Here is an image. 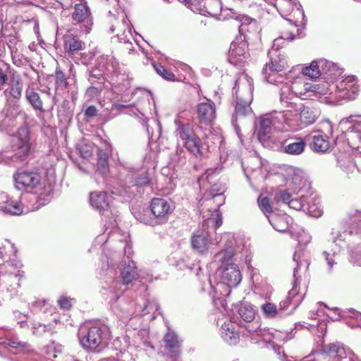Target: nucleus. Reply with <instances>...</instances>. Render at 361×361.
<instances>
[{"label": "nucleus", "mask_w": 361, "mask_h": 361, "mask_svg": "<svg viewBox=\"0 0 361 361\" xmlns=\"http://www.w3.org/2000/svg\"><path fill=\"white\" fill-rule=\"evenodd\" d=\"M337 160L338 164L340 166V168L348 174L350 173H353L355 169L358 171H361V153L360 152H355L353 154L354 164L350 165V169H348V167L345 166V162H350V157H339Z\"/></svg>", "instance_id": "42"}, {"label": "nucleus", "mask_w": 361, "mask_h": 361, "mask_svg": "<svg viewBox=\"0 0 361 361\" xmlns=\"http://www.w3.org/2000/svg\"><path fill=\"white\" fill-rule=\"evenodd\" d=\"M121 250L119 252H115L112 256L109 257L106 255V267L108 268H114L117 263L119 262L122 251L124 252L127 257L128 264L126 265L121 271L122 276V282L120 280H116L113 281V283L110 286V290H123L122 287L124 285L128 284L133 281L139 280L142 283L140 286L147 281L151 280V277L148 274H146L143 270H140L139 272L137 271L135 262L130 259V255L133 252L132 247L126 241H121Z\"/></svg>", "instance_id": "3"}, {"label": "nucleus", "mask_w": 361, "mask_h": 361, "mask_svg": "<svg viewBox=\"0 0 361 361\" xmlns=\"http://www.w3.org/2000/svg\"><path fill=\"white\" fill-rule=\"evenodd\" d=\"M205 12L212 16L218 15L221 9V3L220 0H206L204 4Z\"/></svg>", "instance_id": "55"}, {"label": "nucleus", "mask_w": 361, "mask_h": 361, "mask_svg": "<svg viewBox=\"0 0 361 361\" xmlns=\"http://www.w3.org/2000/svg\"><path fill=\"white\" fill-rule=\"evenodd\" d=\"M302 300L301 297L298 295V290L294 286L288 293L286 298L279 303V311L286 310L289 306L292 305L295 309Z\"/></svg>", "instance_id": "41"}, {"label": "nucleus", "mask_w": 361, "mask_h": 361, "mask_svg": "<svg viewBox=\"0 0 361 361\" xmlns=\"http://www.w3.org/2000/svg\"><path fill=\"white\" fill-rule=\"evenodd\" d=\"M303 76L298 74L294 78L293 72L286 75L283 80V83L279 84L280 87V102L285 104L286 106H292V102L295 97H299L302 99L310 98V82H305Z\"/></svg>", "instance_id": "5"}, {"label": "nucleus", "mask_w": 361, "mask_h": 361, "mask_svg": "<svg viewBox=\"0 0 361 361\" xmlns=\"http://www.w3.org/2000/svg\"><path fill=\"white\" fill-rule=\"evenodd\" d=\"M192 249L200 255L208 253L211 246L214 245L211 235L205 230H198L194 232L190 238Z\"/></svg>", "instance_id": "19"}, {"label": "nucleus", "mask_w": 361, "mask_h": 361, "mask_svg": "<svg viewBox=\"0 0 361 361\" xmlns=\"http://www.w3.org/2000/svg\"><path fill=\"white\" fill-rule=\"evenodd\" d=\"M216 275L220 277V281L216 283V286L212 284L211 279L208 280L207 284L202 286V290L208 291L214 299L218 298V290L224 285L231 288L236 287L242 280L240 271L235 264H227L226 266L218 267Z\"/></svg>", "instance_id": "9"}, {"label": "nucleus", "mask_w": 361, "mask_h": 361, "mask_svg": "<svg viewBox=\"0 0 361 361\" xmlns=\"http://www.w3.org/2000/svg\"><path fill=\"white\" fill-rule=\"evenodd\" d=\"M147 287L145 284L142 283L140 287V300L141 305H142L143 309V315L153 313L155 314L156 312L159 310V305L157 301L155 299H152L149 300L147 298ZM142 316V314L141 315Z\"/></svg>", "instance_id": "36"}, {"label": "nucleus", "mask_w": 361, "mask_h": 361, "mask_svg": "<svg viewBox=\"0 0 361 361\" xmlns=\"http://www.w3.org/2000/svg\"><path fill=\"white\" fill-rule=\"evenodd\" d=\"M154 70L163 78L167 80H174L175 75L169 71L166 70L163 66L160 64L154 65Z\"/></svg>", "instance_id": "62"}, {"label": "nucleus", "mask_w": 361, "mask_h": 361, "mask_svg": "<svg viewBox=\"0 0 361 361\" xmlns=\"http://www.w3.org/2000/svg\"><path fill=\"white\" fill-rule=\"evenodd\" d=\"M293 260L296 263V267H295L293 270V276L295 278L298 270L302 266H305V268L307 269L310 263L307 259L303 258V251L300 250L295 252Z\"/></svg>", "instance_id": "56"}, {"label": "nucleus", "mask_w": 361, "mask_h": 361, "mask_svg": "<svg viewBox=\"0 0 361 361\" xmlns=\"http://www.w3.org/2000/svg\"><path fill=\"white\" fill-rule=\"evenodd\" d=\"M253 82L247 74L241 73L235 81L233 93L235 94V115L245 116L251 111Z\"/></svg>", "instance_id": "7"}, {"label": "nucleus", "mask_w": 361, "mask_h": 361, "mask_svg": "<svg viewBox=\"0 0 361 361\" xmlns=\"http://www.w3.org/2000/svg\"><path fill=\"white\" fill-rule=\"evenodd\" d=\"M291 233L300 245H306L312 240L310 234L302 228H294Z\"/></svg>", "instance_id": "53"}, {"label": "nucleus", "mask_w": 361, "mask_h": 361, "mask_svg": "<svg viewBox=\"0 0 361 361\" xmlns=\"http://www.w3.org/2000/svg\"><path fill=\"white\" fill-rule=\"evenodd\" d=\"M73 21L80 23V29L85 33H89L93 24L92 18L89 7L85 2L75 3L74 11L72 13Z\"/></svg>", "instance_id": "18"}, {"label": "nucleus", "mask_w": 361, "mask_h": 361, "mask_svg": "<svg viewBox=\"0 0 361 361\" xmlns=\"http://www.w3.org/2000/svg\"><path fill=\"white\" fill-rule=\"evenodd\" d=\"M0 344L4 345L5 347L16 349L18 352L23 353L30 354L33 351L29 343L19 340L16 336L8 335L5 337H0Z\"/></svg>", "instance_id": "33"}, {"label": "nucleus", "mask_w": 361, "mask_h": 361, "mask_svg": "<svg viewBox=\"0 0 361 361\" xmlns=\"http://www.w3.org/2000/svg\"><path fill=\"white\" fill-rule=\"evenodd\" d=\"M13 142L14 154L0 153V164L16 166V163L28 154L30 149V132L27 126H21L16 132Z\"/></svg>", "instance_id": "8"}, {"label": "nucleus", "mask_w": 361, "mask_h": 361, "mask_svg": "<svg viewBox=\"0 0 361 361\" xmlns=\"http://www.w3.org/2000/svg\"><path fill=\"white\" fill-rule=\"evenodd\" d=\"M341 123H349L352 126L348 131V137L350 138H357L361 142V115H350L341 120Z\"/></svg>", "instance_id": "37"}, {"label": "nucleus", "mask_w": 361, "mask_h": 361, "mask_svg": "<svg viewBox=\"0 0 361 361\" xmlns=\"http://www.w3.org/2000/svg\"><path fill=\"white\" fill-rule=\"evenodd\" d=\"M247 329V336L250 338L251 342L269 344L282 361H295L293 357H288L281 350V347L277 344L279 342L290 340L292 338L290 333L278 330L270 331L269 329H261L259 322L249 325Z\"/></svg>", "instance_id": "4"}, {"label": "nucleus", "mask_w": 361, "mask_h": 361, "mask_svg": "<svg viewBox=\"0 0 361 361\" xmlns=\"http://www.w3.org/2000/svg\"><path fill=\"white\" fill-rule=\"evenodd\" d=\"M11 7H14L18 14L26 13L32 11L35 2L32 0H2Z\"/></svg>", "instance_id": "43"}, {"label": "nucleus", "mask_w": 361, "mask_h": 361, "mask_svg": "<svg viewBox=\"0 0 361 361\" xmlns=\"http://www.w3.org/2000/svg\"><path fill=\"white\" fill-rule=\"evenodd\" d=\"M233 245V240H228L225 247L214 255L213 264L219 267L226 266L227 264H233L231 262L234 255Z\"/></svg>", "instance_id": "30"}, {"label": "nucleus", "mask_w": 361, "mask_h": 361, "mask_svg": "<svg viewBox=\"0 0 361 361\" xmlns=\"http://www.w3.org/2000/svg\"><path fill=\"white\" fill-rule=\"evenodd\" d=\"M96 66L99 71L108 74L116 72L118 63L111 55H102L97 58Z\"/></svg>", "instance_id": "34"}, {"label": "nucleus", "mask_w": 361, "mask_h": 361, "mask_svg": "<svg viewBox=\"0 0 361 361\" xmlns=\"http://www.w3.org/2000/svg\"><path fill=\"white\" fill-rule=\"evenodd\" d=\"M111 197L106 192H92L90 193V202L91 205L99 210H105L109 207Z\"/></svg>", "instance_id": "35"}, {"label": "nucleus", "mask_w": 361, "mask_h": 361, "mask_svg": "<svg viewBox=\"0 0 361 361\" xmlns=\"http://www.w3.org/2000/svg\"><path fill=\"white\" fill-rule=\"evenodd\" d=\"M165 348L171 356H178L180 355L182 347V339L171 329L168 327V331L164 338Z\"/></svg>", "instance_id": "26"}, {"label": "nucleus", "mask_w": 361, "mask_h": 361, "mask_svg": "<svg viewBox=\"0 0 361 361\" xmlns=\"http://www.w3.org/2000/svg\"><path fill=\"white\" fill-rule=\"evenodd\" d=\"M96 171L102 176L109 171V154L102 149L98 150Z\"/></svg>", "instance_id": "49"}, {"label": "nucleus", "mask_w": 361, "mask_h": 361, "mask_svg": "<svg viewBox=\"0 0 361 361\" xmlns=\"http://www.w3.org/2000/svg\"><path fill=\"white\" fill-rule=\"evenodd\" d=\"M25 98L30 105L35 111H39L42 113L44 112L43 109V102L39 96V94L36 90L29 85L25 90Z\"/></svg>", "instance_id": "40"}, {"label": "nucleus", "mask_w": 361, "mask_h": 361, "mask_svg": "<svg viewBox=\"0 0 361 361\" xmlns=\"http://www.w3.org/2000/svg\"><path fill=\"white\" fill-rule=\"evenodd\" d=\"M258 205L261 211L266 215L269 216V214H272V207L270 204L269 200L267 197H262L259 196L258 197Z\"/></svg>", "instance_id": "59"}, {"label": "nucleus", "mask_w": 361, "mask_h": 361, "mask_svg": "<svg viewBox=\"0 0 361 361\" xmlns=\"http://www.w3.org/2000/svg\"><path fill=\"white\" fill-rule=\"evenodd\" d=\"M109 335V329L106 325L95 324L88 328H80L78 338L85 350L99 352L107 343Z\"/></svg>", "instance_id": "6"}, {"label": "nucleus", "mask_w": 361, "mask_h": 361, "mask_svg": "<svg viewBox=\"0 0 361 361\" xmlns=\"http://www.w3.org/2000/svg\"><path fill=\"white\" fill-rule=\"evenodd\" d=\"M197 113L201 123H211L216 118V108L214 102L207 99V102L200 103L197 107Z\"/></svg>", "instance_id": "25"}, {"label": "nucleus", "mask_w": 361, "mask_h": 361, "mask_svg": "<svg viewBox=\"0 0 361 361\" xmlns=\"http://www.w3.org/2000/svg\"><path fill=\"white\" fill-rule=\"evenodd\" d=\"M320 66L322 77L329 83H333L343 73V69L339 68L337 64L324 59H320Z\"/></svg>", "instance_id": "24"}, {"label": "nucleus", "mask_w": 361, "mask_h": 361, "mask_svg": "<svg viewBox=\"0 0 361 361\" xmlns=\"http://www.w3.org/2000/svg\"><path fill=\"white\" fill-rule=\"evenodd\" d=\"M21 262L16 257L9 258L2 264H0V281L9 293L8 297L12 298L18 293L20 287V280L22 277L20 269Z\"/></svg>", "instance_id": "10"}, {"label": "nucleus", "mask_w": 361, "mask_h": 361, "mask_svg": "<svg viewBox=\"0 0 361 361\" xmlns=\"http://www.w3.org/2000/svg\"><path fill=\"white\" fill-rule=\"evenodd\" d=\"M247 46L245 42H232L228 51V61L233 65L241 63L247 57Z\"/></svg>", "instance_id": "28"}, {"label": "nucleus", "mask_w": 361, "mask_h": 361, "mask_svg": "<svg viewBox=\"0 0 361 361\" xmlns=\"http://www.w3.org/2000/svg\"><path fill=\"white\" fill-rule=\"evenodd\" d=\"M127 17H123L121 22L116 21L110 27L111 32H116V37L121 42L128 44L127 49L129 50V54L134 51L130 40L133 39L131 26L129 25Z\"/></svg>", "instance_id": "21"}, {"label": "nucleus", "mask_w": 361, "mask_h": 361, "mask_svg": "<svg viewBox=\"0 0 361 361\" xmlns=\"http://www.w3.org/2000/svg\"><path fill=\"white\" fill-rule=\"evenodd\" d=\"M268 55L270 58V63L266 64L262 71L264 79L267 82L276 85L283 83V80L286 78L279 73L288 66L284 54L276 49H271Z\"/></svg>", "instance_id": "11"}, {"label": "nucleus", "mask_w": 361, "mask_h": 361, "mask_svg": "<svg viewBox=\"0 0 361 361\" xmlns=\"http://www.w3.org/2000/svg\"><path fill=\"white\" fill-rule=\"evenodd\" d=\"M307 199V196H302L300 198L293 197V200L289 202L288 207L297 211H304Z\"/></svg>", "instance_id": "61"}, {"label": "nucleus", "mask_w": 361, "mask_h": 361, "mask_svg": "<svg viewBox=\"0 0 361 361\" xmlns=\"http://www.w3.org/2000/svg\"><path fill=\"white\" fill-rule=\"evenodd\" d=\"M303 212L313 217H319L323 213L317 199L312 195L307 196Z\"/></svg>", "instance_id": "45"}, {"label": "nucleus", "mask_w": 361, "mask_h": 361, "mask_svg": "<svg viewBox=\"0 0 361 361\" xmlns=\"http://www.w3.org/2000/svg\"><path fill=\"white\" fill-rule=\"evenodd\" d=\"M176 134L178 140L191 154L195 157H202L206 148L202 145L201 140L196 135L193 126L190 123L178 124L176 128Z\"/></svg>", "instance_id": "12"}, {"label": "nucleus", "mask_w": 361, "mask_h": 361, "mask_svg": "<svg viewBox=\"0 0 361 361\" xmlns=\"http://www.w3.org/2000/svg\"><path fill=\"white\" fill-rule=\"evenodd\" d=\"M23 90L22 83L18 80H13L11 84L10 94L14 99H19L21 97Z\"/></svg>", "instance_id": "63"}, {"label": "nucleus", "mask_w": 361, "mask_h": 361, "mask_svg": "<svg viewBox=\"0 0 361 361\" xmlns=\"http://www.w3.org/2000/svg\"><path fill=\"white\" fill-rule=\"evenodd\" d=\"M287 114L286 124L293 130L302 128L315 122L319 111L314 108L302 106L298 109L286 111Z\"/></svg>", "instance_id": "13"}, {"label": "nucleus", "mask_w": 361, "mask_h": 361, "mask_svg": "<svg viewBox=\"0 0 361 361\" xmlns=\"http://www.w3.org/2000/svg\"><path fill=\"white\" fill-rule=\"evenodd\" d=\"M329 148V142L326 135L321 134L312 136V149L317 152H325Z\"/></svg>", "instance_id": "48"}, {"label": "nucleus", "mask_w": 361, "mask_h": 361, "mask_svg": "<svg viewBox=\"0 0 361 361\" xmlns=\"http://www.w3.org/2000/svg\"><path fill=\"white\" fill-rule=\"evenodd\" d=\"M68 86L67 77L59 67L55 71V91L56 94H60V91L66 90Z\"/></svg>", "instance_id": "50"}, {"label": "nucleus", "mask_w": 361, "mask_h": 361, "mask_svg": "<svg viewBox=\"0 0 361 361\" xmlns=\"http://www.w3.org/2000/svg\"><path fill=\"white\" fill-rule=\"evenodd\" d=\"M128 308L123 310L124 322L131 319L133 317L141 316L143 314L142 305H141L140 294L136 298L135 301H128Z\"/></svg>", "instance_id": "39"}, {"label": "nucleus", "mask_w": 361, "mask_h": 361, "mask_svg": "<svg viewBox=\"0 0 361 361\" xmlns=\"http://www.w3.org/2000/svg\"><path fill=\"white\" fill-rule=\"evenodd\" d=\"M267 219L272 227L279 232H285L288 228V217L286 216L273 214L267 216Z\"/></svg>", "instance_id": "46"}, {"label": "nucleus", "mask_w": 361, "mask_h": 361, "mask_svg": "<svg viewBox=\"0 0 361 361\" xmlns=\"http://www.w3.org/2000/svg\"><path fill=\"white\" fill-rule=\"evenodd\" d=\"M350 353V351L347 352L343 343L336 342L322 345V353H317V355L320 358L326 355L342 360L347 357L348 354Z\"/></svg>", "instance_id": "27"}, {"label": "nucleus", "mask_w": 361, "mask_h": 361, "mask_svg": "<svg viewBox=\"0 0 361 361\" xmlns=\"http://www.w3.org/2000/svg\"><path fill=\"white\" fill-rule=\"evenodd\" d=\"M216 169H207L197 180L200 189H205L203 200L200 202V213L204 218V224H212L215 228L222 224L221 216L219 208L224 202L221 196L226 190L225 185L221 183L212 184L216 176Z\"/></svg>", "instance_id": "1"}, {"label": "nucleus", "mask_w": 361, "mask_h": 361, "mask_svg": "<svg viewBox=\"0 0 361 361\" xmlns=\"http://www.w3.org/2000/svg\"><path fill=\"white\" fill-rule=\"evenodd\" d=\"M348 217L352 224V229L356 234L361 235V209H351Z\"/></svg>", "instance_id": "51"}, {"label": "nucleus", "mask_w": 361, "mask_h": 361, "mask_svg": "<svg viewBox=\"0 0 361 361\" xmlns=\"http://www.w3.org/2000/svg\"><path fill=\"white\" fill-rule=\"evenodd\" d=\"M283 152L293 156L302 154L306 147V142L300 137H289L283 143Z\"/></svg>", "instance_id": "29"}, {"label": "nucleus", "mask_w": 361, "mask_h": 361, "mask_svg": "<svg viewBox=\"0 0 361 361\" xmlns=\"http://www.w3.org/2000/svg\"><path fill=\"white\" fill-rule=\"evenodd\" d=\"M150 209L154 214L156 224H161L168 221L169 216L173 212V208L168 201L163 198H154L150 204Z\"/></svg>", "instance_id": "20"}, {"label": "nucleus", "mask_w": 361, "mask_h": 361, "mask_svg": "<svg viewBox=\"0 0 361 361\" xmlns=\"http://www.w3.org/2000/svg\"><path fill=\"white\" fill-rule=\"evenodd\" d=\"M350 261L359 267H361V248H356L350 254Z\"/></svg>", "instance_id": "64"}, {"label": "nucleus", "mask_w": 361, "mask_h": 361, "mask_svg": "<svg viewBox=\"0 0 361 361\" xmlns=\"http://www.w3.org/2000/svg\"><path fill=\"white\" fill-rule=\"evenodd\" d=\"M294 38L295 35L293 34L285 32L281 37L274 40L271 49H276L278 51H280L279 48L283 46L286 39L288 41H292Z\"/></svg>", "instance_id": "60"}, {"label": "nucleus", "mask_w": 361, "mask_h": 361, "mask_svg": "<svg viewBox=\"0 0 361 361\" xmlns=\"http://www.w3.org/2000/svg\"><path fill=\"white\" fill-rule=\"evenodd\" d=\"M41 190L37 195L30 193L22 196L20 202L11 200L6 192L0 191V212L16 216L39 209L47 204L52 197L50 185L44 186Z\"/></svg>", "instance_id": "2"}, {"label": "nucleus", "mask_w": 361, "mask_h": 361, "mask_svg": "<svg viewBox=\"0 0 361 361\" xmlns=\"http://www.w3.org/2000/svg\"><path fill=\"white\" fill-rule=\"evenodd\" d=\"M13 185L18 190L30 191L41 184V176L37 172L18 169L13 175Z\"/></svg>", "instance_id": "17"}, {"label": "nucleus", "mask_w": 361, "mask_h": 361, "mask_svg": "<svg viewBox=\"0 0 361 361\" xmlns=\"http://www.w3.org/2000/svg\"><path fill=\"white\" fill-rule=\"evenodd\" d=\"M147 209H143L142 211L139 212H133V214L135 219L141 223H143L147 225L154 226L156 225V222L154 221L153 218H149L146 213H147Z\"/></svg>", "instance_id": "58"}, {"label": "nucleus", "mask_w": 361, "mask_h": 361, "mask_svg": "<svg viewBox=\"0 0 361 361\" xmlns=\"http://www.w3.org/2000/svg\"><path fill=\"white\" fill-rule=\"evenodd\" d=\"M233 18H234L235 20L240 22V25H239L238 27V29H239V32L241 33V34H243L245 31H246V27L251 24L252 23V19H250L248 16H244V15H241V14H239L236 12H233L232 11V16H231Z\"/></svg>", "instance_id": "57"}, {"label": "nucleus", "mask_w": 361, "mask_h": 361, "mask_svg": "<svg viewBox=\"0 0 361 361\" xmlns=\"http://www.w3.org/2000/svg\"><path fill=\"white\" fill-rule=\"evenodd\" d=\"M355 231L351 228L350 231H333L329 236V243L331 247V252L333 255H337L341 252L346 244V240Z\"/></svg>", "instance_id": "23"}, {"label": "nucleus", "mask_w": 361, "mask_h": 361, "mask_svg": "<svg viewBox=\"0 0 361 361\" xmlns=\"http://www.w3.org/2000/svg\"><path fill=\"white\" fill-rule=\"evenodd\" d=\"M311 83L310 87V97H317L319 98L321 96H326V98H328L331 102H334L332 101L330 97L334 96L332 88V84L330 85L328 82H322V83Z\"/></svg>", "instance_id": "38"}, {"label": "nucleus", "mask_w": 361, "mask_h": 361, "mask_svg": "<svg viewBox=\"0 0 361 361\" xmlns=\"http://www.w3.org/2000/svg\"><path fill=\"white\" fill-rule=\"evenodd\" d=\"M112 295L110 298L111 308L114 314L124 322L123 310L128 308L127 297L128 294L123 295L124 290H110Z\"/></svg>", "instance_id": "22"}, {"label": "nucleus", "mask_w": 361, "mask_h": 361, "mask_svg": "<svg viewBox=\"0 0 361 361\" xmlns=\"http://www.w3.org/2000/svg\"><path fill=\"white\" fill-rule=\"evenodd\" d=\"M234 322H237L235 318L225 322L221 325L220 330L221 338L229 345H235L238 343L240 338L238 332L235 329Z\"/></svg>", "instance_id": "31"}, {"label": "nucleus", "mask_w": 361, "mask_h": 361, "mask_svg": "<svg viewBox=\"0 0 361 361\" xmlns=\"http://www.w3.org/2000/svg\"><path fill=\"white\" fill-rule=\"evenodd\" d=\"M322 68L320 66V59L313 61L310 66L302 67L299 71L298 74L302 75H307L311 78H317L322 76Z\"/></svg>", "instance_id": "47"}, {"label": "nucleus", "mask_w": 361, "mask_h": 361, "mask_svg": "<svg viewBox=\"0 0 361 361\" xmlns=\"http://www.w3.org/2000/svg\"><path fill=\"white\" fill-rule=\"evenodd\" d=\"M235 309L236 312L234 313L233 318H235L237 322H238L237 319L240 318L243 322L248 323L247 325L245 326L247 331V326L252 325L255 322H258L257 321H253L255 317V311L250 304L242 302L240 306Z\"/></svg>", "instance_id": "32"}, {"label": "nucleus", "mask_w": 361, "mask_h": 361, "mask_svg": "<svg viewBox=\"0 0 361 361\" xmlns=\"http://www.w3.org/2000/svg\"><path fill=\"white\" fill-rule=\"evenodd\" d=\"M287 114L285 111H274L264 115L260 121L257 135L261 142H264L271 138V135L275 130H280L279 125L286 123Z\"/></svg>", "instance_id": "14"}, {"label": "nucleus", "mask_w": 361, "mask_h": 361, "mask_svg": "<svg viewBox=\"0 0 361 361\" xmlns=\"http://www.w3.org/2000/svg\"><path fill=\"white\" fill-rule=\"evenodd\" d=\"M334 90L330 99L334 102L342 99H354L359 91L357 78L354 75H348L336 85L332 84Z\"/></svg>", "instance_id": "15"}, {"label": "nucleus", "mask_w": 361, "mask_h": 361, "mask_svg": "<svg viewBox=\"0 0 361 361\" xmlns=\"http://www.w3.org/2000/svg\"><path fill=\"white\" fill-rule=\"evenodd\" d=\"M261 310L263 315L266 318L274 319L276 318L279 312L277 306L270 302H266L261 305Z\"/></svg>", "instance_id": "54"}, {"label": "nucleus", "mask_w": 361, "mask_h": 361, "mask_svg": "<svg viewBox=\"0 0 361 361\" xmlns=\"http://www.w3.org/2000/svg\"><path fill=\"white\" fill-rule=\"evenodd\" d=\"M283 2H279L280 8H279V11H281V12L284 13L286 14V13L288 11V10H286L283 6H288L289 7L292 8V10H295V12L298 13V14L301 15L302 20L305 18V13L304 11L302 9L301 4L297 1V0H282Z\"/></svg>", "instance_id": "52"}, {"label": "nucleus", "mask_w": 361, "mask_h": 361, "mask_svg": "<svg viewBox=\"0 0 361 361\" xmlns=\"http://www.w3.org/2000/svg\"><path fill=\"white\" fill-rule=\"evenodd\" d=\"M84 43L78 38L67 35L64 37V49L69 56L83 49Z\"/></svg>", "instance_id": "44"}, {"label": "nucleus", "mask_w": 361, "mask_h": 361, "mask_svg": "<svg viewBox=\"0 0 361 361\" xmlns=\"http://www.w3.org/2000/svg\"><path fill=\"white\" fill-rule=\"evenodd\" d=\"M150 182L149 173L146 169H142L128 171L125 179V193L133 196L140 192V188L147 185Z\"/></svg>", "instance_id": "16"}]
</instances>
